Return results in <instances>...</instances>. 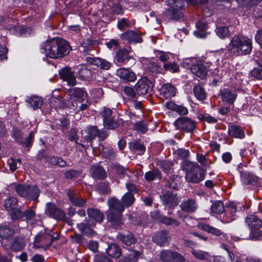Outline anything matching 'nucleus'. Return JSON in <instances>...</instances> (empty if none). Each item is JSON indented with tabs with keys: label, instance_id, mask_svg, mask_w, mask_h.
Listing matches in <instances>:
<instances>
[{
	"label": "nucleus",
	"instance_id": "f257e3e1",
	"mask_svg": "<svg viewBox=\"0 0 262 262\" xmlns=\"http://www.w3.org/2000/svg\"><path fill=\"white\" fill-rule=\"evenodd\" d=\"M47 56L51 58H58L69 54L70 47L68 42L60 38L47 40L42 46Z\"/></svg>",
	"mask_w": 262,
	"mask_h": 262
},
{
	"label": "nucleus",
	"instance_id": "f03ea898",
	"mask_svg": "<svg viewBox=\"0 0 262 262\" xmlns=\"http://www.w3.org/2000/svg\"><path fill=\"white\" fill-rule=\"evenodd\" d=\"M229 47L231 53L235 56L246 55L252 50V41L243 35H235L232 38Z\"/></svg>",
	"mask_w": 262,
	"mask_h": 262
},
{
	"label": "nucleus",
	"instance_id": "7ed1b4c3",
	"mask_svg": "<svg viewBox=\"0 0 262 262\" xmlns=\"http://www.w3.org/2000/svg\"><path fill=\"white\" fill-rule=\"evenodd\" d=\"M186 3L185 0H167V4L169 7L165 10L166 16L173 20H180L183 16L180 10L185 7Z\"/></svg>",
	"mask_w": 262,
	"mask_h": 262
},
{
	"label": "nucleus",
	"instance_id": "20e7f679",
	"mask_svg": "<svg viewBox=\"0 0 262 262\" xmlns=\"http://www.w3.org/2000/svg\"><path fill=\"white\" fill-rule=\"evenodd\" d=\"M205 171L197 163H190L185 178L187 182L199 183L205 179Z\"/></svg>",
	"mask_w": 262,
	"mask_h": 262
},
{
	"label": "nucleus",
	"instance_id": "39448f33",
	"mask_svg": "<svg viewBox=\"0 0 262 262\" xmlns=\"http://www.w3.org/2000/svg\"><path fill=\"white\" fill-rule=\"evenodd\" d=\"M246 223L250 229V234L248 238L254 239L258 238L262 233V222L255 215H249L245 219Z\"/></svg>",
	"mask_w": 262,
	"mask_h": 262
},
{
	"label": "nucleus",
	"instance_id": "423d86ee",
	"mask_svg": "<svg viewBox=\"0 0 262 262\" xmlns=\"http://www.w3.org/2000/svg\"><path fill=\"white\" fill-rule=\"evenodd\" d=\"M174 126L177 129L190 132L195 127V123L194 121L187 117H181L174 122Z\"/></svg>",
	"mask_w": 262,
	"mask_h": 262
},
{
	"label": "nucleus",
	"instance_id": "0eeeda50",
	"mask_svg": "<svg viewBox=\"0 0 262 262\" xmlns=\"http://www.w3.org/2000/svg\"><path fill=\"white\" fill-rule=\"evenodd\" d=\"M112 113V110L107 107H104L100 113V115L103 118L104 126L110 129H113L117 126V123L114 120Z\"/></svg>",
	"mask_w": 262,
	"mask_h": 262
},
{
	"label": "nucleus",
	"instance_id": "6e6552de",
	"mask_svg": "<svg viewBox=\"0 0 262 262\" xmlns=\"http://www.w3.org/2000/svg\"><path fill=\"white\" fill-rule=\"evenodd\" d=\"M163 262H184V257L180 253L170 250H162L160 255Z\"/></svg>",
	"mask_w": 262,
	"mask_h": 262
},
{
	"label": "nucleus",
	"instance_id": "1a4fd4ad",
	"mask_svg": "<svg viewBox=\"0 0 262 262\" xmlns=\"http://www.w3.org/2000/svg\"><path fill=\"white\" fill-rule=\"evenodd\" d=\"M52 244L51 234L43 233L37 235L34 242V246L36 248L47 249Z\"/></svg>",
	"mask_w": 262,
	"mask_h": 262
},
{
	"label": "nucleus",
	"instance_id": "9d476101",
	"mask_svg": "<svg viewBox=\"0 0 262 262\" xmlns=\"http://www.w3.org/2000/svg\"><path fill=\"white\" fill-rule=\"evenodd\" d=\"M135 89L138 95H144L151 91L152 83L146 77H143L138 80Z\"/></svg>",
	"mask_w": 262,
	"mask_h": 262
},
{
	"label": "nucleus",
	"instance_id": "9b49d317",
	"mask_svg": "<svg viewBox=\"0 0 262 262\" xmlns=\"http://www.w3.org/2000/svg\"><path fill=\"white\" fill-rule=\"evenodd\" d=\"M160 198L165 207L172 209L177 206L179 202V199L177 195L171 191L163 193L160 196Z\"/></svg>",
	"mask_w": 262,
	"mask_h": 262
},
{
	"label": "nucleus",
	"instance_id": "f8f14e48",
	"mask_svg": "<svg viewBox=\"0 0 262 262\" xmlns=\"http://www.w3.org/2000/svg\"><path fill=\"white\" fill-rule=\"evenodd\" d=\"M170 239L169 232L167 230L157 232L152 237L154 242L161 247L168 245Z\"/></svg>",
	"mask_w": 262,
	"mask_h": 262
},
{
	"label": "nucleus",
	"instance_id": "ddd939ff",
	"mask_svg": "<svg viewBox=\"0 0 262 262\" xmlns=\"http://www.w3.org/2000/svg\"><path fill=\"white\" fill-rule=\"evenodd\" d=\"M122 212L107 211L106 217L108 221L116 229H119L123 225V220L122 217Z\"/></svg>",
	"mask_w": 262,
	"mask_h": 262
},
{
	"label": "nucleus",
	"instance_id": "4468645a",
	"mask_svg": "<svg viewBox=\"0 0 262 262\" xmlns=\"http://www.w3.org/2000/svg\"><path fill=\"white\" fill-rule=\"evenodd\" d=\"M60 78L67 82L70 86H74L77 82L76 77L71 68L65 67L59 71Z\"/></svg>",
	"mask_w": 262,
	"mask_h": 262
},
{
	"label": "nucleus",
	"instance_id": "2eb2a0df",
	"mask_svg": "<svg viewBox=\"0 0 262 262\" xmlns=\"http://www.w3.org/2000/svg\"><path fill=\"white\" fill-rule=\"evenodd\" d=\"M66 192L69 201L73 205L80 207L86 203V200L82 198L78 192L69 189L66 190Z\"/></svg>",
	"mask_w": 262,
	"mask_h": 262
},
{
	"label": "nucleus",
	"instance_id": "dca6fc26",
	"mask_svg": "<svg viewBox=\"0 0 262 262\" xmlns=\"http://www.w3.org/2000/svg\"><path fill=\"white\" fill-rule=\"evenodd\" d=\"M190 70L196 76L203 79L207 75L208 69L201 61H195L191 66Z\"/></svg>",
	"mask_w": 262,
	"mask_h": 262
},
{
	"label": "nucleus",
	"instance_id": "f3484780",
	"mask_svg": "<svg viewBox=\"0 0 262 262\" xmlns=\"http://www.w3.org/2000/svg\"><path fill=\"white\" fill-rule=\"evenodd\" d=\"M95 226L94 223L90 221L81 223L77 225V227L82 234L86 236L92 237L96 235V232L93 229Z\"/></svg>",
	"mask_w": 262,
	"mask_h": 262
},
{
	"label": "nucleus",
	"instance_id": "a211bd4d",
	"mask_svg": "<svg viewBox=\"0 0 262 262\" xmlns=\"http://www.w3.org/2000/svg\"><path fill=\"white\" fill-rule=\"evenodd\" d=\"M120 38L124 41L129 43H140L142 41V39L139 34L136 31L133 30H128L124 32L121 35Z\"/></svg>",
	"mask_w": 262,
	"mask_h": 262
},
{
	"label": "nucleus",
	"instance_id": "6ab92c4d",
	"mask_svg": "<svg viewBox=\"0 0 262 262\" xmlns=\"http://www.w3.org/2000/svg\"><path fill=\"white\" fill-rule=\"evenodd\" d=\"M117 75L122 80L133 82L136 79V74L128 69L121 68L117 71Z\"/></svg>",
	"mask_w": 262,
	"mask_h": 262
},
{
	"label": "nucleus",
	"instance_id": "aec40b11",
	"mask_svg": "<svg viewBox=\"0 0 262 262\" xmlns=\"http://www.w3.org/2000/svg\"><path fill=\"white\" fill-rule=\"evenodd\" d=\"M82 134L84 135L83 138L87 142L90 143L91 147H93L92 140L98 135V130L95 126H90L82 131Z\"/></svg>",
	"mask_w": 262,
	"mask_h": 262
},
{
	"label": "nucleus",
	"instance_id": "412c9836",
	"mask_svg": "<svg viewBox=\"0 0 262 262\" xmlns=\"http://www.w3.org/2000/svg\"><path fill=\"white\" fill-rule=\"evenodd\" d=\"M86 61L92 64L95 65L104 70L109 69L112 65L111 63L107 60L98 57H88L86 58Z\"/></svg>",
	"mask_w": 262,
	"mask_h": 262
},
{
	"label": "nucleus",
	"instance_id": "4be33fe9",
	"mask_svg": "<svg viewBox=\"0 0 262 262\" xmlns=\"http://www.w3.org/2000/svg\"><path fill=\"white\" fill-rule=\"evenodd\" d=\"M180 207L185 212L188 213L194 212L198 208V204L194 200L187 199L181 203Z\"/></svg>",
	"mask_w": 262,
	"mask_h": 262
},
{
	"label": "nucleus",
	"instance_id": "5701e85b",
	"mask_svg": "<svg viewBox=\"0 0 262 262\" xmlns=\"http://www.w3.org/2000/svg\"><path fill=\"white\" fill-rule=\"evenodd\" d=\"M26 246V242L23 237L17 236H15L10 243V249L17 252L20 251Z\"/></svg>",
	"mask_w": 262,
	"mask_h": 262
},
{
	"label": "nucleus",
	"instance_id": "b1692460",
	"mask_svg": "<svg viewBox=\"0 0 262 262\" xmlns=\"http://www.w3.org/2000/svg\"><path fill=\"white\" fill-rule=\"evenodd\" d=\"M90 172L92 177L95 179L102 180L106 177L104 169L98 165H93L91 168Z\"/></svg>",
	"mask_w": 262,
	"mask_h": 262
},
{
	"label": "nucleus",
	"instance_id": "393cba45",
	"mask_svg": "<svg viewBox=\"0 0 262 262\" xmlns=\"http://www.w3.org/2000/svg\"><path fill=\"white\" fill-rule=\"evenodd\" d=\"M108 205L110 209L108 211L115 212H123L124 210V207L123 204L118 200L115 198H112L108 200Z\"/></svg>",
	"mask_w": 262,
	"mask_h": 262
},
{
	"label": "nucleus",
	"instance_id": "a878e982",
	"mask_svg": "<svg viewBox=\"0 0 262 262\" xmlns=\"http://www.w3.org/2000/svg\"><path fill=\"white\" fill-rule=\"evenodd\" d=\"M117 238L127 246H131L137 242L136 238L134 237V235L130 233H128L126 235L119 233L117 235Z\"/></svg>",
	"mask_w": 262,
	"mask_h": 262
},
{
	"label": "nucleus",
	"instance_id": "bb28decb",
	"mask_svg": "<svg viewBox=\"0 0 262 262\" xmlns=\"http://www.w3.org/2000/svg\"><path fill=\"white\" fill-rule=\"evenodd\" d=\"M160 93L166 99H169L175 96L176 89L171 84L167 83L161 88Z\"/></svg>",
	"mask_w": 262,
	"mask_h": 262
},
{
	"label": "nucleus",
	"instance_id": "cd10ccee",
	"mask_svg": "<svg viewBox=\"0 0 262 262\" xmlns=\"http://www.w3.org/2000/svg\"><path fill=\"white\" fill-rule=\"evenodd\" d=\"M87 214L90 217L98 223L102 222L104 218L103 213L100 210L93 208H88Z\"/></svg>",
	"mask_w": 262,
	"mask_h": 262
},
{
	"label": "nucleus",
	"instance_id": "c85d7f7f",
	"mask_svg": "<svg viewBox=\"0 0 262 262\" xmlns=\"http://www.w3.org/2000/svg\"><path fill=\"white\" fill-rule=\"evenodd\" d=\"M15 234L14 230L6 225H0V238L8 240Z\"/></svg>",
	"mask_w": 262,
	"mask_h": 262
},
{
	"label": "nucleus",
	"instance_id": "c756f323",
	"mask_svg": "<svg viewBox=\"0 0 262 262\" xmlns=\"http://www.w3.org/2000/svg\"><path fill=\"white\" fill-rule=\"evenodd\" d=\"M166 106L168 109L175 111L181 115H185L188 113V109L186 107L176 104L172 102H166Z\"/></svg>",
	"mask_w": 262,
	"mask_h": 262
},
{
	"label": "nucleus",
	"instance_id": "7c9ffc66",
	"mask_svg": "<svg viewBox=\"0 0 262 262\" xmlns=\"http://www.w3.org/2000/svg\"><path fill=\"white\" fill-rule=\"evenodd\" d=\"M71 98L77 99L80 102L84 101L87 97L86 93L82 89L75 88L70 92Z\"/></svg>",
	"mask_w": 262,
	"mask_h": 262
},
{
	"label": "nucleus",
	"instance_id": "2f4dec72",
	"mask_svg": "<svg viewBox=\"0 0 262 262\" xmlns=\"http://www.w3.org/2000/svg\"><path fill=\"white\" fill-rule=\"evenodd\" d=\"M198 227L202 230L207 231L208 233H211L216 236L221 235L223 233L221 230L204 223H199Z\"/></svg>",
	"mask_w": 262,
	"mask_h": 262
},
{
	"label": "nucleus",
	"instance_id": "473e14b6",
	"mask_svg": "<svg viewBox=\"0 0 262 262\" xmlns=\"http://www.w3.org/2000/svg\"><path fill=\"white\" fill-rule=\"evenodd\" d=\"M228 133L230 136L236 138H243L245 134L240 126L237 125H231L229 127Z\"/></svg>",
	"mask_w": 262,
	"mask_h": 262
},
{
	"label": "nucleus",
	"instance_id": "72a5a7b5",
	"mask_svg": "<svg viewBox=\"0 0 262 262\" xmlns=\"http://www.w3.org/2000/svg\"><path fill=\"white\" fill-rule=\"evenodd\" d=\"M129 51L125 49L119 50L116 52V60L120 63H123L125 61H128L131 58V56L128 55Z\"/></svg>",
	"mask_w": 262,
	"mask_h": 262
},
{
	"label": "nucleus",
	"instance_id": "f704fd0d",
	"mask_svg": "<svg viewBox=\"0 0 262 262\" xmlns=\"http://www.w3.org/2000/svg\"><path fill=\"white\" fill-rule=\"evenodd\" d=\"M26 101L30 104L34 110L41 107L43 103V99L37 96H32L29 97Z\"/></svg>",
	"mask_w": 262,
	"mask_h": 262
},
{
	"label": "nucleus",
	"instance_id": "c9c22d12",
	"mask_svg": "<svg viewBox=\"0 0 262 262\" xmlns=\"http://www.w3.org/2000/svg\"><path fill=\"white\" fill-rule=\"evenodd\" d=\"M241 177L242 181L246 184H253L257 181L258 178L252 173L245 171H241Z\"/></svg>",
	"mask_w": 262,
	"mask_h": 262
},
{
	"label": "nucleus",
	"instance_id": "e433bc0d",
	"mask_svg": "<svg viewBox=\"0 0 262 262\" xmlns=\"http://www.w3.org/2000/svg\"><path fill=\"white\" fill-rule=\"evenodd\" d=\"M106 252L108 255L116 258L119 257L121 255L120 248L115 244L110 245L106 249Z\"/></svg>",
	"mask_w": 262,
	"mask_h": 262
},
{
	"label": "nucleus",
	"instance_id": "4c0bfd02",
	"mask_svg": "<svg viewBox=\"0 0 262 262\" xmlns=\"http://www.w3.org/2000/svg\"><path fill=\"white\" fill-rule=\"evenodd\" d=\"M18 203L17 199L13 196L7 197L4 201V206L8 211L16 208Z\"/></svg>",
	"mask_w": 262,
	"mask_h": 262
},
{
	"label": "nucleus",
	"instance_id": "58836bf2",
	"mask_svg": "<svg viewBox=\"0 0 262 262\" xmlns=\"http://www.w3.org/2000/svg\"><path fill=\"white\" fill-rule=\"evenodd\" d=\"M140 253L137 251H130L129 253L123 257L118 262H137Z\"/></svg>",
	"mask_w": 262,
	"mask_h": 262
},
{
	"label": "nucleus",
	"instance_id": "ea45409f",
	"mask_svg": "<svg viewBox=\"0 0 262 262\" xmlns=\"http://www.w3.org/2000/svg\"><path fill=\"white\" fill-rule=\"evenodd\" d=\"M14 188L16 193L21 197L26 198L27 196V191H29V185H21L14 184Z\"/></svg>",
	"mask_w": 262,
	"mask_h": 262
},
{
	"label": "nucleus",
	"instance_id": "a19ab883",
	"mask_svg": "<svg viewBox=\"0 0 262 262\" xmlns=\"http://www.w3.org/2000/svg\"><path fill=\"white\" fill-rule=\"evenodd\" d=\"M236 96L237 95L235 93L232 92L229 90H224L222 93L223 99L230 104L233 103L236 98Z\"/></svg>",
	"mask_w": 262,
	"mask_h": 262
},
{
	"label": "nucleus",
	"instance_id": "79ce46f5",
	"mask_svg": "<svg viewBox=\"0 0 262 262\" xmlns=\"http://www.w3.org/2000/svg\"><path fill=\"white\" fill-rule=\"evenodd\" d=\"M193 93L198 100L203 101L206 98V93L204 88L200 85H196L194 86Z\"/></svg>",
	"mask_w": 262,
	"mask_h": 262
},
{
	"label": "nucleus",
	"instance_id": "37998d69",
	"mask_svg": "<svg viewBox=\"0 0 262 262\" xmlns=\"http://www.w3.org/2000/svg\"><path fill=\"white\" fill-rule=\"evenodd\" d=\"M27 191V196L26 199L35 200L39 195L40 191L36 185H29V191Z\"/></svg>",
	"mask_w": 262,
	"mask_h": 262
},
{
	"label": "nucleus",
	"instance_id": "c03bdc74",
	"mask_svg": "<svg viewBox=\"0 0 262 262\" xmlns=\"http://www.w3.org/2000/svg\"><path fill=\"white\" fill-rule=\"evenodd\" d=\"M96 41L90 38L84 39L80 45V51L86 52L90 50L91 48L95 45Z\"/></svg>",
	"mask_w": 262,
	"mask_h": 262
},
{
	"label": "nucleus",
	"instance_id": "a18cd8bd",
	"mask_svg": "<svg viewBox=\"0 0 262 262\" xmlns=\"http://www.w3.org/2000/svg\"><path fill=\"white\" fill-rule=\"evenodd\" d=\"M48 161L49 163L53 165H58L61 167H64L67 166V162L58 157L52 156L48 158Z\"/></svg>",
	"mask_w": 262,
	"mask_h": 262
},
{
	"label": "nucleus",
	"instance_id": "49530a36",
	"mask_svg": "<svg viewBox=\"0 0 262 262\" xmlns=\"http://www.w3.org/2000/svg\"><path fill=\"white\" fill-rule=\"evenodd\" d=\"M78 77L82 79L88 80L91 78V71L84 66H80L79 72Z\"/></svg>",
	"mask_w": 262,
	"mask_h": 262
},
{
	"label": "nucleus",
	"instance_id": "de8ad7c7",
	"mask_svg": "<svg viewBox=\"0 0 262 262\" xmlns=\"http://www.w3.org/2000/svg\"><path fill=\"white\" fill-rule=\"evenodd\" d=\"M144 177L148 181H153L157 178L161 179V173L159 170L155 169L145 173Z\"/></svg>",
	"mask_w": 262,
	"mask_h": 262
},
{
	"label": "nucleus",
	"instance_id": "09e8293b",
	"mask_svg": "<svg viewBox=\"0 0 262 262\" xmlns=\"http://www.w3.org/2000/svg\"><path fill=\"white\" fill-rule=\"evenodd\" d=\"M163 67V69L165 71H169L173 73H178L180 72L179 66L174 62L164 63Z\"/></svg>",
	"mask_w": 262,
	"mask_h": 262
},
{
	"label": "nucleus",
	"instance_id": "8fccbe9b",
	"mask_svg": "<svg viewBox=\"0 0 262 262\" xmlns=\"http://www.w3.org/2000/svg\"><path fill=\"white\" fill-rule=\"evenodd\" d=\"M211 210L212 212L217 214L223 213L224 210V206L221 201H216L213 203Z\"/></svg>",
	"mask_w": 262,
	"mask_h": 262
},
{
	"label": "nucleus",
	"instance_id": "3c124183",
	"mask_svg": "<svg viewBox=\"0 0 262 262\" xmlns=\"http://www.w3.org/2000/svg\"><path fill=\"white\" fill-rule=\"evenodd\" d=\"M192 253L195 258L201 260H208L210 257L207 252L202 250H193Z\"/></svg>",
	"mask_w": 262,
	"mask_h": 262
},
{
	"label": "nucleus",
	"instance_id": "603ef678",
	"mask_svg": "<svg viewBox=\"0 0 262 262\" xmlns=\"http://www.w3.org/2000/svg\"><path fill=\"white\" fill-rule=\"evenodd\" d=\"M161 222L167 226L178 227L180 225L179 221L170 217H163L161 219Z\"/></svg>",
	"mask_w": 262,
	"mask_h": 262
},
{
	"label": "nucleus",
	"instance_id": "864d4df0",
	"mask_svg": "<svg viewBox=\"0 0 262 262\" xmlns=\"http://www.w3.org/2000/svg\"><path fill=\"white\" fill-rule=\"evenodd\" d=\"M134 129L142 134H144L147 131L148 127L147 124L144 122L138 121L135 124Z\"/></svg>",
	"mask_w": 262,
	"mask_h": 262
},
{
	"label": "nucleus",
	"instance_id": "5fc2aeb1",
	"mask_svg": "<svg viewBox=\"0 0 262 262\" xmlns=\"http://www.w3.org/2000/svg\"><path fill=\"white\" fill-rule=\"evenodd\" d=\"M98 192L101 194H107L110 191L108 184L105 182H100L97 185Z\"/></svg>",
	"mask_w": 262,
	"mask_h": 262
},
{
	"label": "nucleus",
	"instance_id": "6e6d98bb",
	"mask_svg": "<svg viewBox=\"0 0 262 262\" xmlns=\"http://www.w3.org/2000/svg\"><path fill=\"white\" fill-rule=\"evenodd\" d=\"M217 36L221 38H225L229 35V31L226 27H217L216 30Z\"/></svg>",
	"mask_w": 262,
	"mask_h": 262
},
{
	"label": "nucleus",
	"instance_id": "4d7b16f0",
	"mask_svg": "<svg viewBox=\"0 0 262 262\" xmlns=\"http://www.w3.org/2000/svg\"><path fill=\"white\" fill-rule=\"evenodd\" d=\"M122 200L125 206H129L134 203L135 199L132 193H126L122 197Z\"/></svg>",
	"mask_w": 262,
	"mask_h": 262
},
{
	"label": "nucleus",
	"instance_id": "13d9d810",
	"mask_svg": "<svg viewBox=\"0 0 262 262\" xmlns=\"http://www.w3.org/2000/svg\"><path fill=\"white\" fill-rule=\"evenodd\" d=\"M99 150L102 156L106 158H111L113 157V151L112 149L105 148L103 145L99 144Z\"/></svg>",
	"mask_w": 262,
	"mask_h": 262
},
{
	"label": "nucleus",
	"instance_id": "bf43d9fd",
	"mask_svg": "<svg viewBox=\"0 0 262 262\" xmlns=\"http://www.w3.org/2000/svg\"><path fill=\"white\" fill-rule=\"evenodd\" d=\"M12 137L18 143H23V134L18 128H15L12 130Z\"/></svg>",
	"mask_w": 262,
	"mask_h": 262
},
{
	"label": "nucleus",
	"instance_id": "052dcab7",
	"mask_svg": "<svg viewBox=\"0 0 262 262\" xmlns=\"http://www.w3.org/2000/svg\"><path fill=\"white\" fill-rule=\"evenodd\" d=\"M130 148L133 150H135L139 152L140 154H142L145 150V147L143 144L139 143L137 141H133L129 143Z\"/></svg>",
	"mask_w": 262,
	"mask_h": 262
},
{
	"label": "nucleus",
	"instance_id": "680f3d73",
	"mask_svg": "<svg viewBox=\"0 0 262 262\" xmlns=\"http://www.w3.org/2000/svg\"><path fill=\"white\" fill-rule=\"evenodd\" d=\"M196 26L198 29V31H194V33L195 35L200 37H204L205 36L203 34H199V31L204 32L207 29V25L205 23L199 21L196 24Z\"/></svg>",
	"mask_w": 262,
	"mask_h": 262
},
{
	"label": "nucleus",
	"instance_id": "e2e57ef3",
	"mask_svg": "<svg viewBox=\"0 0 262 262\" xmlns=\"http://www.w3.org/2000/svg\"><path fill=\"white\" fill-rule=\"evenodd\" d=\"M130 27V22L128 19L126 18H122L117 23V28L121 31L123 30L126 28H128Z\"/></svg>",
	"mask_w": 262,
	"mask_h": 262
},
{
	"label": "nucleus",
	"instance_id": "0e129e2a",
	"mask_svg": "<svg viewBox=\"0 0 262 262\" xmlns=\"http://www.w3.org/2000/svg\"><path fill=\"white\" fill-rule=\"evenodd\" d=\"M57 208L54 204L48 203L46 204V209L45 210L46 213L49 216L52 217Z\"/></svg>",
	"mask_w": 262,
	"mask_h": 262
},
{
	"label": "nucleus",
	"instance_id": "69168bd1",
	"mask_svg": "<svg viewBox=\"0 0 262 262\" xmlns=\"http://www.w3.org/2000/svg\"><path fill=\"white\" fill-rule=\"evenodd\" d=\"M68 139L71 141H75L76 144H79L80 146H81L83 147H84V145L83 144H81L80 143H79L77 142V140L78 139V137L77 134V130H76L74 128H71L70 133L68 137Z\"/></svg>",
	"mask_w": 262,
	"mask_h": 262
},
{
	"label": "nucleus",
	"instance_id": "338daca9",
	"mask_svg": "<svg viewBox=\"0 0 262 262\" xmlns=\"http://www.w3.org/2000/svg\"><path fill=\"white\" fill-rule=\"evenodd\" d=\"M80 174V171L71 169L65 172L64 175L67 179H73L78 177Z\"/></svg>",
	"mask_w": 262,
	"mask_h": 262
},
{
	"label": "nucleus",
	"instance_id": "774afa93",
	"mask_svg": "<svg viewBox=\"0 0 262 262\" xmlns=\"http://www.w3.org/2000/svg\"><path fill=\"white\" fill-rule=\"evenodd\" d=\"M52 217L55 219L61 220L63 221H65L67 219L64 211L58 208H57L55 213L53 214Z\"/></svg>",
	"mask_w": 262,
	"mask_h": 262
}]
</instances>
